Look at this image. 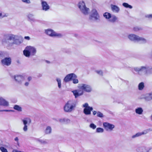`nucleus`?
I'll return each instance as SVG.
<instances>
[{
    "instance_id": "393cba45",
    "label": "nucleus",
    "mask_w": 152,
    "mask_h": 152,
    "mask_svg": "<svg viewBox=\"0 0 152 152\" xmlns=\"http://www.w3.org/2000/svg\"><path fill=\"white\" fill-rule=\"evenodd\" d=\"M117 19V18L115 15H111V18L109 19V21L110 22L114 23L116 21Z\"/></svg>"
},
{
    "instance_id": "5fc2aeb1",
    "label": "nucleus",
    "mask_w": 152,
    "mask_h": 152,
    "mask_svg": "<svg viewBox=\"0 0 152 152\" xmlns=\"http://www.w3.org/2000/svg\"><path fill=\"white\" fill-rule=\"evenodd\" d=\"M32 79V78L31 77H29L28 78V81H30Z\"/></svg>"
},
{
    "instance_id": "a211bd4d",
    "label": "nucleus",
    "mask_w": 152,
    "mask_h": 152,
    "mask_svg": "<svg viewBox=\"0 0 152 152\" xmlns=\"http://www.w3.org/2000/svg\"><path fill=\"white\" fill-rule=\"evenodd\" d=\"M93 110L92 107H88L86 108H84L83 109V113L86 115L91 114V111Z\"/></svg>"
},
{
    "instance_id": "8fccbe9b",
    "label": "nucleus",
    "mask_w": 152,
    "mask_h": 152,
    "mask_svg": "<svg viewBox=\"0 0 152 152\" xmlns=\"http://www.w3.org/2000/svg\"><path fill=\"white\" fill-rule=\"evenodd\" d=\"M149 57L152 59V50H151L150 55H149Z\"/></svg>"
},
{
    "instance_id": "3c124183",
    "label": "nucleus",
    "mask_w": 152,
    "mask_h": 152,
    "mask_svg": "<svg viewBox=\"0 0 152 152\" xmlns=\"http://www.w3.org/2000/svg\"><path fill=\"white\" fill-rule=\"evenodd\" d=\"M12 152H22L21 151H18V150H14L12 151Z\"/></svg>"
},
{
    "instance_id": "f8f14e48",
    "label": "nucleus",
    "mask_w": 152,
    "mask_h": 152,
    "mask_svg": "<svg viewBox=\"0 0 152 152\" xmlns=\"http://www.w3.org/2000/svg\"><path fill=\"white\" fill-rule=\"evenodd\" d=\"M103 126L104 129L107 131H111L114 128V125L111 124L107 122H104L103 123Z\"/></svg>"
},
{
    "instance_id": "4468645a",
    "label": "nucleus",
    "mask_w": 152,
    "mask_h": 152,
    "mask_svg": "<svg viewBox=\"0 0 152 152\" xmlns=\"http://www.w3.org/2000/svg\"><path fill=\"white\" fill-rule=\"evenodd\" d=\"M150 131V129H147L144 130L142 132H138L132 136V138H135L136 137L140 136H141L147 134Z\"/></svg>"
},
{
    "instance_id": "9d476101",
    "label": "nucleus",
    "mask_w": 152,
    "mask_h": 152,
    "mask_svg": "<svg viewBox=\"0 0 152 152\" xmlns=\"http://www.w3.org/2000/svg\"><path fill=\"white\" fill-rule=\"evenodd\" d=\"M22 121L24 125L23 129L24 131L26 132L28 129L27 125H29L31 123V120L29 118H24Z\"/></svg>"
},
{
    "instance_id": "13d9d810",
    "label": "nucleus",
    "mask_w": 152,
    "mask_h": 152,
    "mask_svg": "<svg viewBox=\"0 0 152 152\" xmlns=\"http://www.w3.org/2000/svg\"><path fill=\"white\" fill-rule=\"evenodd\" d=\"M75 36L76 37H77L78 36V35L77 34H75Z\"/></svg>"
},
{
    "instance_id": "aec40b11",
    "label": "nucleus",
    "mask_w": 152,
    "mask_h": 152,
    "mask_svg": "<svg viewBox=\"0 0 152 152\" xmlns=\"http://www.w3.org/2000/svg\"><path fill=\"white\" fill-rule=\"evenodd\" d=\"M111 10L113 12L118 13L119 11L120 8L117 6L111 4Z\"/></svg>"
},
{
    "instance_id": "79ce46f5",
    "label": "nucleus",
    "mask_w": 152,
    "mask_h": 152,
    "mask_svg": "<svg viewBox=\"0 0 152 152\" xmlns=\"http://www.w3.org/2000/svg\"><path fill=\"white\" fill-rule=\"evenodd\" d=\"M4 56V52H0V59L3 58Z\"/></svg>"
},
{
    "instance_id": "1a4fd4ad",
    "label": "nucleus",
    "mask_w": 152,
    "mask_h": 152,
    "mask_svg": "<svg viewBox=\"0 0 152 152\" xmlns=\"http://www.w3.org/2000/svg\"><path fill=\"white\" fill-rule=\"evenodd\" d=\"M79 88L87 92H90L92 91V88L91 86L90 85L86 84H81L79 86Z\"/></svg>"
},
{
    "instance_id": "603ef678",
    "label": "nucleus",
    "mask_w": 152,
    "mask_h": 152,
    "mask_svg": "<svg viewBox=\"0 0 152 152\" xmlns=\"http://www.w3.org/2000/svg\"><path fill=\"white\" fill-rule=\"evenodd\" d=\"M96 113L97 114V112L96 111H93V114L94 115H95Z\"/></svg>"
},
{
    "instance_id": "4d7b16f0",
    "label": "nucleus",
    "mask_w": 152,
    "mask_h": 152,
    "mask_svg": "<svg viewBox=\"0 0 152 152\" xmlns=\"http://www.w3.org/2000/svg\"><path fill=\"white\" fill-rule=\"evenodd\" d=\"M149 95H150L152 99V92H151V93H149Z\"/></svg>"
},
{
    "instance_id": "412c9836",
    "label": "nucleus",
    "mask_w": 152,
    "mask_h": 152,
    "mask_svg": "<svg viewBox=\"0 0 152 152\" xmlns=\"http://www.w3.org/2000/svg\"><path fill=\"white\" fill-rule=\"evenodd\" d=\"M73 93L74 96H75V98H77L79 96H80L83 94V92H82L81 93H79L77 90H75L72 91Z\"/></svg>"
},
{
    "instance_id": "e433bc0d",
    "label": "nucleus",
    "mask_w": 152,
    "mask_h": 152,
    "mask_svg": "<svg viewBox=\"0 0 152 152\" xmlns=\"http://www.w3.org/2000/svg\"><path fill=\"white\" fill-rule=\"evenodd\" d=\"M89 126L91 128L94 129H95L96 128V126L93 123L91 124H90Z\"/></svg>"
},
{
    "instance_id": "ea45409f",
    "label": "nucleus",
    "mask_w": 152,
    "mask_h": 152,
    "mask_svg": "<svg viewBox=\"0 0 152 152\" xmlns=\"http://www.w3.org/2000/svg\"><path fill=\"white\" fill-rule=\"evenodd\" d=\"M8 16L7 14H5L2 15L1 13H0V18H3L4 17H7Z\"/></svg>"
},
{
    "instance_id": "72a5a7b5",
    "label": "nucleus",
    "mask_w": 152,
    "mask_h": 152,
    "mask_svg": "<svg viewBox=\"0 0 152 152\" xmlns=\"http://www.w3.org/2000/svg\"><path fill=\"white\" fill-rule=\"evenodd\" d=\"M56 80L58 82V86L59 88H60L61 87V80L60 78H57L56 79Z\"/></svg>"
},
{
    "instance_id": "bf43d9fd",
    "label": "nucleus",
    "mask_w": 152,
    "mask_h": 152,
    "mask_svg": "<svg viewBox=\"0 0 152 152\" xmlns=\"http://www.w3.org/2000/svg\"><path fill=\"white\" fill-rule=\"evenodd\" d=\"M46 61V62L47 63H50V61Z\"/></svg>"
},
{
    "instance_id": "c85d7f7f",
    "label": "nucleus",
    "mask_w": 152,
    "mask_h": 152,
    "mask_svg": "<svg viewBox=\"0 0 152 152\" xmlns=\"http://www.w3.org/2000/svg\"><path fill=\"white\" fill-rule=\"evenodd\" d=\"M51 128L50 126L47 127L45 130V133L46 134H50L51 132Z\"/></svg>"
},
{
    "instance_id": "f03ea898",
    "label": "nucleus",
    "mask_w": 152,
    "mask_h": 152,
    "mask_svg": "<svg viewBox=\"0 0 152 152\" xmlns=\"http://www.w3.org/2000/svg\"><path fill=\"white\" fill-rule=\"evenodd\" d=\"M150 71L152 72V66H149L147 65L140 67H136L132 69V71L133 73H134V71H135L138 74L140 75L143 72L146 73Z\"/></svg>"
},
{
    "instance_id": "49530a36",
    "label": "nucleus",
    "mask_w": 152,
    "mask_h": 152,
    "mask_svg": "<svg viewBox=\"0 0 152 152\" xmlns=\"http://www.w3.org/2000/svg\"><path fill=\"white\" fill-rule=\"evenodd\" d=\"M12 110H0V112H3V111H5V112H9L10 111H12Z\"/></svg>"
},
{
    "instance_id": "423d86ee",
    "label": "nucleus",
    "mask_w": 152,
    "mask_h": 152,
    "mask_svg": "<svg viewBox=\"0 0 152 152\" xmlns=\"http://www.w3.org/2000/svg\"><path fill=\"white\" fill-rule=\"evenodd\" d=\"M89 20L91 21L99 22L100 21L99 16L96 9H93L89 17Z\"/></svg>"
},
{
    "instance_id": "c756f323",
    "label": "nucleus",
    "mask_w": 152,
    "mask_h": 152,
    "mask_svg": "<svg viewBox=\"0 0 152 152\" xmlns=\"http://www.w3.org/2000/svg\"><path fill=\"white\" fill-rule=\"evenodd\" d=\"M13 108L18 111H22V108L17 105H14Z\"/></svg>"
},
{
    "instance_id": "6ab92c4d",
    "label": "nucleus",
    "mask_w": 152,
    "mask_h": 152,
    "mask_svg": "<svg viewBox=\"0 0 152 152\" xmlns=\"http://www.w3.org/2000/svg\"><path fill=\"white\" fill-rule=\"evenodd\" d=\"M0 105L4 107H7L9 105V102L2 98H1Z\"/></svg>"
},
{
    "instance_id": "bb28decb",
    "label": "nucleus",
    "mask_w": 152,
    "mask_h": 152,
    "mask_svg": "<svg viewBox=\"0 0 152 152\" xmlns=\"http://www.w3.org/2000/svg\"><path fill=\"white\" fill-rule=\"evenodd\" d=\"M103 16L106 19H109L111 17V15L110 13L106 12L104 14Z\"/></svg>"
},
{
    "instance_id": "6e6d98bb",
    "label": "nucleus",
    "mask_w": 152,
    "mask_h": 152,
    "mask_svg": "<svg viewBox=\"0 0 152 152\" xmlns=\"http://www.w3.org/2000/svg\"><path fill=\"white\" fill-rule=\"evenodd\" d=\"M15 141H17V142H18V138L17 137H16L15 138Z\"/></svg>"
},
{
    "instance_id": "cd10ccee",
    "label": "nucleus",
    "mask_w": 152,
    "mask_h": 152,
    "mask_svg": "<svg viewBox=\"0 0 152 152\" xmlns=\"http://www.w3.org/2000/svg\"><path fill=\"white\" fill-rule=\"evenodd\" d=\"M144 87V83L143 82L140 83L138 86V89L139 90H142Z\"/></svg>"
},
{
    "instance_id": "7c9ffc66",
    "label": "nucleus",
    "mask_w": 152,
    "mask_h": 152,
    "mask_svg": "<svg viewBox=\"0 0 152 152\" xmlns=\"http://www.w3.org/2000/svg\"><path fill=\"white\" fill-rule=\"evenodd\" d=\"M144 99L147 101H149L152 100L150 95H149V93L146 94L145 96L144 97Z\"/></svg>"
},
{
    "instance_id": "5701e85b",
    "label": "nucleus",
    "mask_w": 152,
    "mask_h": 152,
    "mask_svg": "<svg viewBox=\"0 0 152 152\" xmlns=\"http://www.w3.org/2000/svg\"><path fill=\"white\" fill-rule=\"evenodd\" d=\"M34 15L32 14H29L28 15V18L31 22H35L37 21L38 20L35 19L33 18Z\"/></svg>"
},
{
    "instance_id": "de8ad7c7",
    "label": "nucleus",
    "mask_w": 152,
    "mask_h": 152,
    "mask_svg": "<svg viewBox=\"0 0 152 152\" xmlns=\"http://www.w3.org/2000/svg\"><path fill=\"white\" fill-rule=\"evenodd\" d=\"M24 39L27 40H29L30 39V38L28 36H26L24 37Z\"/></svg>"
},
{
    "instance_id": "a19ab883",
    "label": "nucleus",
    "mask_w": 152,
    "mask_h": 152,
    "mask_svg": "<svg viewBox=\"0 0 152 152\" xmlns=\"http://www.w3.org/2000/svg\"><path fill=\"white\" fill-rule=\"evenodd\" d=\"M22 1L26 4H30L31 3L30 0H22Z\"/></svg>"
},
{
    "instance_id": "2f4dec72",
    "label": "nucleus",
    "mask_w": 152,
    "mask_h": 152,
    "mask_svg": "<svg viewBox=\"0 0 152 152\" xmlns=\"http://www.w3.org/2000/svg\"><path fill=\"white\" fill-rule=\"evenodd\" d=\"M123 5L126 8H129L130 9H132V7L131 5H129L126 3H124L123 4Z\"/></svg>"
},
{
    "instance_id": "a878e982",
    "label": "nucleus",
    "mask_w": 152,
    "mask_h": 152,
    "mask_svg": "<svg viewBox=\"0 0 152 152\" xmlns=\"http://www.w3.org/2000/svg\"><path fill=\"white\" fill-rule=\"evenodd\" d=\"M23 53L24 55L27 57H29L31 55L30 52L29 51V50L28 49H26L23 50Z\"/></svg>"
},
{
    "instance_id": "c9c22d12",
    "label": "nucleus",
    "mask_w": 152,
    "mask_h": 152,
    "mask_svg": "<svg viewBox=\"0 0 152 152\" xmlns=\"http://www.w3.org/2000/svg\"><path fill=\"white\" fill-rule=\"evenodd\" d=\"M97 115L98 117L101 118L104 117L103 114L99 111H98L97 112Z\"/></svg>"
},
{
    "instance_id": "37998d69",
    "label": "nucleus",
    "mask_w": 152,
    "mask_h": 152,
    "mask_svg": "<svg viewBox=\"0 0 152 152\" xmlns=\"http://www.w3.org/2000/svg\"><path fill=\"white\" fill-rule=\"evenodd\" d=\"M83 107H85V108H86L88 107H90L88 106V104L87 103H86L83 104Z\"/></svg>"
},
{
    "instance_id": "0eeeda50",
    "label": "nucleus",
    "mask_w": 152,
    "mask_h": 152,
    "mask_svg": "<svg viewBox=\"0 0 152 152\" xmlns=\"http://www.w3.org/2000/svg\"><path fill=\"white\" fill-rule=\"evenodd\" d=\"M78 7L81 12L84 15L88 14L89 9L86 7L85 3L83 1H80L79 3Z\"/></svg>"
},
{
    "instance_id": "f3484780",
    "label": "nucleus",
    "mask_w": 152,
    "mask_h": 152,
    "mask_svg": "<svg viewBox=\"0 0 152 152\" xmlns=\"http://www.w3.org/2000/svg\"><path fill=\"white\" fill-rule=\"evenodd\" d=\"M42 10L45 11H47L50 9V7L46 2L42 1Z\"/></svg>"
},
{
    "instance_id": "4be33fe9",
    "label": "nucleus",
    "mask_w": 152,
    "mask_h": 152,
    "mask_svg": "<svg viewBox=\"0 0 152 152\" xmlns=\"http://www.w3.org/2000/svg\"><path fill=\"white\" fill-rule=\"evenodd\" d=\"M59 121L60 122L63 123L65 124H68L70 122V120L65 118L60 119H59Z\"/></svg>"
},
{
    "instance_id": "6e6552de",
    "label": "nucleus",
    "mask_w": 152,
    "mask_h": 152,
    "mask_svg": "<svg viewBox=\"0 0 152 152\" xmlns=\"http://www.w3.org/2000/svg\"><path fill=\"white\" fill-rule=\"evenodd\" d=\"M12 63V59L10 57H5L1 61V65L4 66H10Z\"/></svg>"
},
{
    "instance_id": "4c0bfd02",
    "label": "nucleus",
    "mask_w": 152,
    "mask_h": 152,
    "mask_svg": "<svg viewBox=\"0 0 152 152\" xmlns=\"http://www.w3.org/2000/svg\"><path fill=\"white\" fill-rule=\"evenodd\" d=\"M141 29H142L141 28L138 27H134L133 28L134 30L136 31H138Z\"/></svg>"
},
{
    "instance_id": "09e8293b",
    "label": "nucleus",
    "mask_w": 152,
    "mask_h": 152,
    "mask_svg": "<svg viewBox=\"0 0 152 152\" xmlns=\"http://www.w3.org/2000/svg\"><path fill=\"white\" fill-rule=\"evenodd\" d=\"M42 76V74H40V73H39L37 75V76L38 77H41Z\"/></svg>"
},
{
    "instance_id": "a18cd8bd",
    "label": "nucleus",
    "mask_w": 152,
    "mask_h": 152,
    "mask_svg": "<svg viewBox=\"0 0 152 152\" xmlns=\"http://www.w3.org/2000/svg\"><path fill=\"white\" fill-rule=\"evenodd\" d=\"M145 17L149 18H152V14L146 15H145Z\"/></svg>"
},
{
    "instance_id": "39448f33",
    "label": "nucleus",
    "mask_w": 152,
    "mask_h": 152,
    "mask_svg": "<svg viewBox=\"0 0 152 152\" xmlns=\"http://www.w3.org/2000/svg\"><path fill=\"white\" fill-rule=\"evenodd\" d=\"M128 38L130 40L134 42H140L142 43H145L146 42L145 39L134 34H131L129 35Z\"/></svg>"
},
{
    "instance_id": "473e14b6",
    "label": "nucleus",
    "mask_w": 152,
    "mask_h": 152,
    "mask_svg": "<svg viewBox=\"0 0 152 152\" xmlns=\"http://www.w3.org/2000/svg\"><path fill=\"white\" fill-rule=\"evenodd\" d=\"M104 129L101 128L99 127L96 129V132L97 133H102L104 132Z\"/></svg>"
},
{
    "instance_id": "c03bdc74",
    "label": "nucleus",
    "mask_w": 152,
    "mask_h": 152,
    "mask_svg": "<svg viewBox=\"0 0 152 152\" xmlns=\"http://www.w3.org/2000/svg\"><path fill=\"white\" fill-rule=\"evenodd\" d=\"M38 141L40 142L41 143L44 144L46 143L45 141H44L42 140H38Z\"/></svg>"
},
{
    "instance_id": "58836bf2",
    "label": "nucleus",
    "mask_w": 152,
    "mask_h": 152,
    "mask_svg": "<svg viewBox=\"0 0 152 152\" xmlns=\"http://www.w3.org/2000/svg\"><path fill=\"white\" fill-rule=\"evenodd\" d=\"M96 72L98 74L101 75H102L103 72L102 70H96Z\"/></svg>"
},
{
    "instance_id": "20e7f679",
    "label": "nucleus",
    "mask_w": 152,
    "mask_h": 152,
    "mask_svg": "<svg viewBox=\"0 0 152 152\" xmlns=\"http://www.w3.org/2000/svg\"><path fill=\"white\" fill-rule=\"evenodd\" d=\"M77 76L73 73H70L67 75L64 79V81L65 83H67L70 81L72 80V82L74 84H77L78 83V80L77 79Z\"/></svg>"
},
{
    "instance_id": "f704fd0d",
    "label": "nucleus",
    "mask_w": 152,
    "mask_h": 152,
    "mask_svg": "<svg viewBox=\"0 0 152 152\" xmlns=\"http://www.w3.org/2000/svg\"><path fill=\"white\" fill-rule=\"evenodd\" d=\"M0 150L2 152H8L7 150L4 147H0Z\"/></svg>"
},
{
    "instance_id": "dca6fc26",
    "label": "nucleus",
    "mask_w": 152,
    "mask_h": 152,
    "mask_svg": "<svg viewBox=\"0 0 152 152\" xmlns=\"http://www.w3.org/2000/svg\"><path fill=\"white\" fill-rule=\"evenodd\" d=\"M26 49L29 50L30 52L31 55L34 56L35 55L36 53V49L34 47L31 46H27Z\"/></svg>"
},
{
    "instance_id": "b1692460",
    "label": "nucleus",
    "mask_w": 152,
    "mask_h": 152,
    "mask_svg": "<svg viewBox=\"0 0 152 152\" xmlns=\"http://www.w3.org/2000/svg\"><path fill=\"white\" fill-rule=\"evenodd\" d=\"M135 111L136 113L139 115H141L142 114L143 112V110L141 107H139L136 109Z\"/></svg>"
},
{
    "instance_id": "864d4df0",
    "label": "nucleus",
    "mask_w": 152,
    "mask_h": 152,
    "mask_svg": "<svg viewBox=\"0 0 152 152\" xmlns=\"http://www.w3.org/2000/svg\"><path fill=\"white\" fill-rule=\"evenodd\" d=\"M29 83L28 82H26V83H25V85L26 86H28V85H29Z\"/></svg>"
},
{
    "instance_id": "052dcab7",
    "label": "nucleus",
    "mask_w": 152,
    "mask_h": 152,
    "mask_svg": "<svg viewBox=\"0 0 152 152\" xmlns=\"http://www.w3.org/2000/svg\"><path fill=\"white\" fill-rule=\"evenodd\" d=\"M4 147H7V146L6 145H4Z\"/></svg>"
},
{
    "instance_id": "ddd939ff",
    "label": "nucleus",
    "mask_w": 152,
    "mask_h": 152,
    "mask_svg": "<svg viewBox=\"0 0 152 152\" xmlns=\"http://www.w3.org/2000/svg\"><path fill=\"white\" fill-rule=\"evenodd\" d=\"M45 33L51 37H59L61 34L54 32L53 30L48 29L45 30Z\"/></svg>"
},
{
    "instance_id": "7ed1b4c3",
    "label": "nucleus",
    "mask_w": 152,
    "mask_h": 152,
    "mask_svg": "<svg viewBox=\"0 0 152 152\" xmlns=\"http://www.w3.org/2000/svg\"><path fill=\"white\" fill-rule=\"evenodd\" d=\"M76 107L75 102L73 100H69L64 106V110L66 112L70 113L74 110Z\"/></svg>"
},
{
    "instance_id": "f257e3e1",
    "label": "nucleus",
    "mask_w": 152,
    "mask_h": 152,
    "mask_svg": "<svg viewBox=\"0 0 152 152\" xmlns=\"http://www.w3.org/2000/svg\"><path fill=\"white\" fill-rule=\"evenodd\" d=\"M13 41V43L16 45H20L23 42V38L20 35H15L12 34H7L4 35V39L2 40L4 43H7L8 40Z\"/></svg>"
},
{
    "instance_id": "2eb2a0df",
    "label": "nucleus",
    "mask_w": 152,
    "mask_h": 152,
    "mask_svg": "<svg viewBox=\"0 0 152 152\" xmlns=\"http://www.w3.org/2000/svg\"><path fill=\"white\" fill-rule=\"evenodd\" d=\"M150 150V149L149 148L142 146L137 148L136 150L137 152H148Z\"/></svg>"
},
{
    "instance_id": "9b49d317",
    "label": "nucleus",
    "mask_w": 152,
    "mask_h": 152,
    "mask_svg": "<svg viewBox=\"0 0 152 152\" xmlns=\"http://www.w3.org/2000/svg\"><path fill=\"white\" fill-rule=\"evenodd\" d=\"M11 77L15 79L17 83L19 84H21L22 82L25 80L24 77L22 75L11 76Z\"/></svg>"
}]
</instances>
